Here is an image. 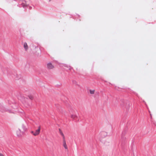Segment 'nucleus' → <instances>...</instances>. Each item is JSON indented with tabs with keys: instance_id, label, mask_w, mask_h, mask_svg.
I'll return each mask as SVG.
<instances>
[{
	"instance_id": "nucleus-1",
	"label": "nucleus",
	"mask_w": 156,
	"mask_h": 156,
	"mask_svg": "<svg viewBox=\"0 0 156 156\" xmlns=\"http://www.w3.org/2000/svg\"><path fill=\"white\" fill-rule=\"evenodd\" d=\"M126 133L125 130H124L122 132L121 134V138L120 140L121 143V145L122 147H123L126 142V137H125V134Z\"/></svg>"
},
{
	"instance_id": "nucleus-2",
	"label": "nucleus",
	"mask_w": 156,
	"mask_h": 156,
	"mask_svg": "<svg viewBox=\"0 0 156 156\" xmlns=\"http://www.w3.org/2000/svg\"><path fill=\"white\" fill-rule=\"evenodd\" d=\"M120 101L122 103L121 105L122 106L125 107L127 109H129L130 107V103L129 101L127 100H124L122 99Z\"/></svg>"
},
{
	"instance_id": "nucleus-3",
	"label": "nucleus",
	"mask_w": 156,
	"mask_h": 156,
	"mask_svg": "<svg viewBox=\"0 0 156 156\" xmlns=\"http://www.w3.org/2000/svg\"><path fill=\"white\" fill-rule=\"evenodd\" d=\"M0 111L2 112H8L9 113H13V112L12 111V110L5 108L3 106H2L0 103Z\"/></svg>"
},
{
	"instance_id": "nucleus-4",
	"label": "nucleus",
	"mask_w": 156,
	"mask_h": 156,
	"mask_svg": "<svg viewBox=\"0 0 156 156\" xmlns=\"http://www.w3.org/2000/svg\"><path fill=\"white\" fill-rule=\"evenodd\" d=\"M107 135V133L105 131H103L101 132L99 134V137L100 140L101 142V138L105 137Z\"/></svg>"
},
{
	"instance_id": "nucleus-5",
	"label": "nucleus",
	"mask_w": 156,
	"mask_h": 156,
	"mask_svg": "<svg viewBox=\"0 0 156 156\" xmlns=\"http://www.w3.org/2000/svg\"><path fill=\"white\" fill-rule=\"evenodd\" d=\"M71 118L73 119L75 122L78 121H79V118L78 115L76 114H71Z\"/></svg>"
},
{
	"instance_id": "nucleus-6",
	"label": "nucleus",
	"mask_w": 156,
	"mask_h": 156,
	"mask_svg": "<svg viewBox=\"0 0 156 156\" xmlns=\"http://www.w3.org/2000/svg\"><path fill=\"white\" fill-rule=\"evenodd\" d=\"M24 1L25 2V3H24L23 2H20L18 5H17V6H19L20 7H23L24 8H26L27 6V5L26 4V1L24 0Z\"/></svg>"
},
{
	"instance_id": "nucleus-7",
	"label": "nucleus",
	"mask_w": 156,
	"mask_h": 156,
	"mask_svg": "<svg viewBox=\"0 0 156 156\" xmlns=\"http://www.w3.org/2000/svg\"><path fill=\"white\" fill-rule=\"evenodd\" d=\"M47 68L48 69H51L53 68L54 66L51 62H49L47 64Z\"/></svg>"
},
{
	"instance_id": "nucleus-8",
	"label": "nucleus",
	"mask_w": 156,
	"mask_h": 156,
	"mask_svg": "<svg viewBox=\"0 0 156 156\" xmlns=\"http://www.w3.org/2000/svg\"><path fill=\"white\" fill-rule=\"evenodd\" d=\"M40 130L41 127L40 126H39L38 127V129L36 130L35 132L34 133H33V135L34 136H36L38 135L40 133Z\"/></svg>"
},
{
	"instance_id": "nucleus-9",
	"label": "nucleus",
	"mask_w": 156,
	"mask_h": 156,
	"mask_svg": "<svg viewBox=\"0 0 156 156\" xmlns=\"http://www.w3.org/2000/svg\"><path fill=\"white\" fill-rule=\"evenodd\" d=\"M11 107L14 109H16L18 107V105L17 104H12L11 105Z\"/></svg>"
},
{
	"instance_id": "nucleus-10",
	"label": "nucleus",
	"mask_w": 156,
	"mask_h": 156,
	"mask_svg": "<svg viewBox=\"0 0 156 156\" xmlns=\"http://www.w3.org/2000/svg\"><path fill=\"white\" fill-rule=\"evenodd\" d=\"M14 75V78L16 80H18L19 79H20L21 76L20 75L19 76L16 73V75L15 74H13Z\"/></svg>"
},
{
	"instance_id": "nucleus-11",
	"label": "nucleus",
	"mask_w": 156,
	"mask_h": 156,
	"mask_svg": "<svg viewBox=\"0 0 156 156\" xmlns=\"http://www.w3.org/2000/svg\"><path fill=\"white\" fill-rule=\"evenodd\" d=\"M17 135L18 136H21L22 133V132L21 131V130L20 129H19L18 131H17L16 132Z\"/></svg>"
},
{
	"instance_id": "nucleus-12",
	"label": "nucleus",
	"mask_w": 156,
	"mask_h": 156,
	"mask_svg": "<svg viewBox=\"0 0 156 156\" xmlns=\"http://www.w3.org/2000/svg\"><path fill=\"white\" fill-rule=\"evenodd\" d=\"M63 146L66 149H68L66 145V142L65 140V138L64 139H63Z\"/></svg>"
},
{
	"instance_id": "nucleus-13",
	"label": "nucleus",
	"mask_w": 156,
	"mask_h": 156,
	"mask_svg": "<svg viewBox=\"0 0 156 156\" xmlns=\"http://www.w3.org/2000/svg\"><path fill=\"white\" fill-rule=\"evenodd\" d=\"M22 128L23 130V131L22 132V133L23 134L25 132V131L27 130V129L23 124L22 125Z\"/></svg>"
},
{
	"instance_id": "nucleus-14",
	"label": "nucleus",
	"mask_w": 156,
	"mask_h": 156,
	"mask_svg": "<svg viewBox=\"0 0 156 156\" xmlns=\"http://www.w3.org/2000/svg\"><path fill=\"white\" fill-rule=\"evenodd\" d=\"M134 140H132V144H131V150H132V151H133V147H134Z\"/></svg>"
},
{
	"instance_id": "nucleus-15",
	"label": "nucleus",
	"mask_w": 156,
	"mask_h": 156,
	"mask_svg": "<svg viewBox=\"0 0 156 156\" xmlns=\"http://www.w3.org/2000/svg\"><path fill=\"white\" fill-rule=\"evenodd\" d=\"M59 131L60 134L63 137V139H64L65 138L64 135L63 133H62V131H61L60 129H59Z\"/></svg>"
},
{
	"instance_id": "nucleus-16",
	"label": "nucleus",
	"mask_w": 156,
	"mask_h": 156,
	"mask_svg": "<svg viewBox=\"0 0 156 156\" xmlns=\"http://www.w3.org/2000/svg\"><path fill=\"white\" fill-rule=\"evenodd\" d=\"M24 47L26 50L28 49V47L27 43L25 42L24 43Z\"/></svg>"
},
{
	"instance_id": "nucleus-17",
	"label": "nucleus",
	"mask_w": 156,
	"mask_h": 156,
	"mask_svg": "<svg viewBox=\"0 0 156 156\" xmlns=\"http://www.w3.org/2000/svg\"><path fill=\"white\" fill-rule=\"evenodd\" d=\"M64 66L67 68H68V69L69 70H70L71 69V67L68 65L66 64H64Z\"/></svg>"
},
{
	"instance_id": "nucleus-18",
	"label": "nucleus",
	"mask_w": 156,
	"mask_h": 156,
	"mask_svg": "<svg viewBox=\"0 0 156 156\" xmlns=\"http://www.w3.org/2000/svg\"><path fill=\"white\" fill-rule=\"evenodd\" d=\"M29 98L31 100H33L34 99V97L32 95H29L28 96Z\"/></svg>"
},
{
	"instance_id": "nucleus-19",
	"label": "nucleus",
	"mask_w": 156,
	"mask_h": 156,
	"mask_svg": "<svg viewBox=\"0 0 156 156\" xmlns=\"http://www.w3.org/2000/svg\"><path fill=\"white\" fill-rule=\"evenodd\" d=\"M94 90H92L90 89V93L91 94H93L94 93Z\"/></svg>"
},
{
	"instance_id": "nucleus-20",
	"label": "nucleus",
	"mask_w": 156,
	"mask_h": 156,
	"mask_svg": "<svg viewBox=\"0 0 156 156\" xmlns=\"http://www.w3.org/2000/svg\"><path fill=\"white\" fill-rule=\"evenodd\" d=\"M2 69V71L3 72V73H5V71H4Z\"/></svg>"
},
{
	"instance_id": "nucleus-21",
	"label": "nucleus",
	"mask_w": 156,
	"mask_h": 156,
	"mask_svg": "<svg viewBox=\"0 0 156 156\" xmlns=\"http://www.w3.org/2000/svg\"><path fill=\"white\" fill-rule=\"evenodd\" d=\"M31 133L33 135V133H34L33 131H31Z\"/></svg>"
},
{
	"instance_id": "nucleus-22",
	"label": "nucleus",
	"mask_w": 156,
	"mask_h": 156,
	"mask_svg": "<svg viewBox=\"0 0 156 156\" xmlns=\"http://www.w3.org/2000/svg\"><path fill=\"white\" fill-rule=\"evenodd\" d=\"M0 156H4V155L0 153Z\"/></svg>"
},
{
	"instance_id": "nucleus-23",
	"label": "nucleus",
	"mask_w": 156,
	"mask_h": 156,
	"mask_svg": "<svg viewBox=\"0 0 156 156\" xmlns=\"http://www.w3.org/2000/svg\"><path fill=\"white\" fill-rule=\"evenodd\" d=\"M153 124H154V125H155V126H156V123L155 122H154V123H153Z\"/></svg>"
},
{
	"instance_id": "nucleus-24",
	"label": "nucleus",
	"mask_w": 156,
	"mask_h": 156,
	"mask_svg": "<svg viewBox=\"0 0 156 156\" xmlns=\"http://www.w3.org/2000/svg\"><path fill=\"white\" fill-rule=\"evenodd\" d=\"M77 15L79 17H80V16L79 14H77Z\"/></svg>"
},
{
	"instance_id": "nucleus-25",
	"label": "nucleus",
	"mask_w": 156,
	"mask_h": 156,
	"mask_svg": "<svg viewBox=\"0 0 156 156\" xmlns=\"http://www.w3.org/2000/svg\"><path fill=\"white\" fill-rule=\"evenodd\" d=\"M59 85H57L56 86H58Z\"/></svg>"
},
{
	"instance_id": "nucleus-26",
	"label": "nucleus",
	"mask_w": 156,
	"mask_h": 156,
	"mask_svg": "<svg viewBox=\"0 0 156 156\" xmlns=\"http://www.w3.org/2000/svg\"><path fill=\"white\" fill-rule=\"evenodd\" d=\"M39 50H41V49H40V48H39Z\"/></svg>"
},
{
	"instance_id": "nucleus-27",
	"label": "nucleus",
	"mask_w": 156,
	"mask_h": 156,
	"mask_svg": "<svg viewBox=\"0 0 156 156\" xmlns=\"http://www.w3.org/2000/svg\"><path fill=\"white\" fill-rule=\"evenodd\" d=\"M149 113H150V111H149Z\"/></svg>"
},
{
	"instance_id": "nucleus-28",
	"label": "nucleus",
	"mask_w": 156,
	"mask_h": 156,
	"mask_svg": "<svg viewBox=\"0 0 156 156\" xmlns=\"http://www.w3.org/2000/svg\"><path fill=\"white\" fill-rule=\"evenodd\" d=\"M6 72H7V70H6Z\"/></svg>"
}]
</instances>
